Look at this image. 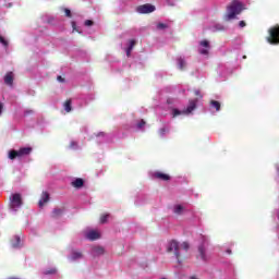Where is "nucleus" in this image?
Wrapping results in <instances>:
<instances>
[{
	"instance_id": "obj_28",
	"label": "nucleus",
	"mask_w": 279,
	"mask_h": 279,
	"mask_svg": "<svg viewBox=\"0 0 279 279\" xmlns=\"http://www.w3.org/2000/svg\"><path fill=\"white\" fill-rule=\"evenodd\" d=\"M71 25H72L73 32H80L77 31V24L75 22H72Z\"/></svg>"
},
{
	"instance_id": "obj_27",
	"label": "nucleus",
	"mask_w": 279,
	"mask_h": 279,
	"mask_svg": "<svg viewBox=\"0 0 279 279\" xmlns=\"http://www.w3.org/2000/svg\"><path fill=\"white\" fill-rule=\"evenodd\" d=\"M108 217H110L109 215H105L100 218V223H106V221H108Z\"/></svg>"
},
{
	"instance_id": "obj_11",
	"label": "nucleus",
	"mask_w": 279,
	"mask_h": 279,
	"mask_svg": "<svg viewBox=\"0 0 279 279\" xmlns=\"http://www.w3.org/2000/svg\"><path fill=\"white\" fill-rule=\"evenodd\" d=\"M49 199H50L49 193L48 192H43L41 197L38 202L39 208H43V207L47 206V204H49Z\"/></svg>"
},
{
	"instance_id": "obj_10",
	"label": "nucleus",
	"mask_w": 279,
	"mask_h": 279,
	"mask_svg": "<svg viewBox=\"0 0 279 279\" xmlns=\"http://www.w3.org/2000/svg\"><path fill=\"white\" fill-rule=\"evenodd\" d=\"M201 47H204L202 49L198 50V53H201V56H208V50L210 49V43L208 40H202L199 43Z\"/></svg>"
},
{
	"instance_id": "obj_26",
	"label": "nucleus",
	"mask_w": 279,
	"mask_h": 279,
	"mask_svg": "<svg viewBox=\"0 0 279 279\" xmlns=\"http://www.w3.org/2000/svg\"><path fill=\"white\" fill-rule=\"evenodd\" d=\"M64 12L68 19H71L73 16L70 9H64Z\"/></svg>"
},
{
	"instance_id": "obj_8",
	"label": "nucleus",
	"mask_w": 279,
	"mask_h": 279,
	"mask_svg": "<svg viewBox=\"0 0 279 279\" xmlns=\"http://www.w3.org/2000/svg\"><path fill=\"white\" fill-rule=\"evenodd\" d=\"M84 235L88 241H97V239H101V233L97 230H86L84 231Z\"/></svg>"
},
{
	"instance_id": "obj_6",
	"label": "nucleus",
	"mask_w": 279,
	"mask_h": 279,
	"mask_svg": "<svg viewBox=\"0 0 279 279\" xmlns=\"http://www.w3.org/2000/svg\"><path fill=\"white\" fill-rule=\"evenodd\" d=\"M197 108V100H190L189 106L185 110L180 111L179 109H173L172 116L180 117V114H191L193 110Z\"/></svg>"
},
{
	"instance_id": "obj_3",
	"label": "nucleus",
	"mask_w": 279,
	"mask_h": 279,
	"mask_svg": "<svg viewBox=\"0 0 279 279\" xmlns=\"http://www.w3.org/2000/svg\"><path fill=\"white\" fill-rule=\"evenodd\" d=\"M266 40L269 45H279V25L276 24L268 29Z\"/></svg>"
},
{
	"instance_id": "obj_18",
	"label": "nucleus",
	"mask_w": 279,
	"mask_h": 279,
	"mask_svg": "<svg viewBox=\"0 0 279 279\" xmlns=\"http://www.w3.org/2000/svg\"><path fill=\"white\" fill-rule=\"evenodd\" d=\"M178 64H179L180 71H184V68L186 66V61H184V59H182V58H179Z\"/></svg>"
},
{
	"instance_id": "obj_30",
	"label": "nucleus",
	"mask_w": 279,
	"mask_h": 279,
	"mask_svg": "<svg viewBox=\"0 0 279 279\" xmlns=\"http://www.w3.org/2000/svg\"><path fill=\"white\" fill-rule=\"evenodd\" d=\"M70 147H71V149H75V147H77V143L76 142H71Z\"/></svg>"
},
{
	"instance_id": "obj_37",
	"label": "nucleus",
	"mask_w": 279,
	"mask_h": 279,
	"mask_svg": "<svg viewBox=\"0 0 279 279\" xmlns=\"http://www.w3.org/2000/svg\"><path fill=\"white\" fill-rule=\"evenodd\" d=\"M97 136H106V133L100 132V133L97 134Z\"/></svg>"
},
{
	"instance_id": "obj_7",
	"label": "nucleus",
	"mask_w": 279,
	"mask_h": 279,
	"mask_svg": "<svg viewBox=\"0 0 279 279\" xmlns=\"http://www.w3.org/2000/svg\"><path fill=\"white\" fill-rule=\"evenodd\" d=\"M136 12H138V14H151V12H156V7L154 4L146 3L137 7Z\"/></svg>"
},
{
	"instance_id": "obj_24",
	"label": "nucleus",
	"mask_w": 279,
	"mask_h": 279,
	"mask_svg": "<svg viewBox=\"0 0 279 279\" xmlns=\"http://www.w3.org/2000/svg\"><path fill=\"white\" fill-rule=\"evenodd\" d=\"M167 27H169V26L165 23H158L157 24V29H167Z\"/></svg>"
},
{
	"instance_id": "obj_33",
	"label": "nucleus",
	"mask_w": 279,
	"mask_h": 279,
	"mask_svg": "<svg viewBox=\"0 0 279 279\" xmlns=\"http://www.w3.org/2000/svg\"><path fill=\"white\" fill-rule=\"evenodd\" d=\"M247 24L245 23V21H240V23H239V26L240 27H245Z\"/></svg>"
},
{
	"instance_id": "obj_4",
	"label": "nucleus",
	"mask_w": 279,
	"mask_h": 279,
	"mask_svg": "<svg viewBox=\"0 0 279 279\" xmlns=\"http://www.w3.org/2000/svg\"><path fill=\"white\" fill-rule=\"evenodd\" d=\"M32 154V147H23L19 150H10L9 151V159L10 160H16V158H25V156H29Z\"/></svg>"
},
{
	"instance_id": "obj_35",
	"label": "nucleus",
	"mask_w": 279,
	"mask_h": 279,
	"mask_svg": "<svg viewBox=\"0 0 279 279\" xmlns=\"http://www.w3.org/2000/svg\"><path fill=\"white\" fill-rule=\"evenodd\" d=\"M3 114V102H0V117Z\"/></svg>"
},
{
	"instance_id": "obj_21",
	"label": "nucleus",
	"mask_w": 279,
	"mask_h": 279,
	"mask_svg": "<svg viewBox=\"0 0 279 279\" xmlns=\"http://www.w3.org/2000/svg\"><path fill=\"white\" fill-rule=\"evenodd\" d=\"M16 243H12L13 247H21V238L19 235L15 236Z\"/></svg>"
},
{
	"instance_id": "obj_15",
	"label": "nucleus",
	"mask_w": 279,
	"mask_h": 279,
	"mask_svg": "<svg viewBox=\"0 0 279 279\" xmlns=\"http://www.w3.org/2000/svg\"><path fill=\"white\" fill-rule=\"evenodd\" d=\"M71 105H72L71 99L65 100V102L63 104V108H64L65 112H71V110H73Z\"/></svg>"
},
{
	"instance_id": "obj_5",
	"label": "nucleus",
	"mask_w": 279,
	"mask_h": 279,
	"mask_svg": "<svg viewBox=\"0 0 279 279\" xmlns=\"http://www.w3.org/2000/svg\"><path fill=\"white\" fill-rule=\"evenodd\" d=\"M9 199H10V207L13 210L16 209V208H22L23 207V195H21V193L11 194Z\"/></svg>"
},
{
	"instance_id": "obj_29",
	"label": "nucleus",
	"mask_w": 279,
	"mask_h": 279,
	"mask_svg": "<svg viewBox=\"0 0 279 279\" xmlns=\"http://www.w3.org/2000/svg\"><path fill=\"white\" fill-rule=\"evenodd\" d=\"M166 133H167V129L162 128V129L159 130V134L161 136H165Z\"/></svg>"
},
{
	"instance_id": "obj_38",
	"label": "nucleus",
	"mask_w": 279,
	"mask_h": 279,
	"mask_svg": "<svg viewBox=\"0 0 279 279\" xmlns=\"http://www.w3.org/2000/svg\"><path fill=\"white\" fill-rule=\"evenodd\" d=\"M245 58H247L246 56L243 57V59L245 60Z\"/></svg>"
},
{
	"instance_id": "obj_25",
	"label": "nucleus",
	"mask_w": 279,
	"mask_h": 279,
	"mask_svg": "<svg viewBox=\"0 0 279 279\" xmlns=\"http://www.w3.org/2000/svg\"><path fill=\"white\" fill-rule=\"evenodd\" d=\"M146 123H147V122H145V120H141V121L137 123L138 130L143 129Z\"/></svg>"
},
{
	"instance_id": "obj_9",
	"label": "nucleus",
	"mask_w": 279,
	"mask_h": 279,
	"mask_svg": "<svg viewBox=\"0 0 279 279\" xmlns=\"http://www.w3.org/2000/svg\"><path fill=\"white\" fill-rule=\"evenodd\" d=\"M153 178L155 180H160L161 182H169V180H171V175L160 171L154 172Z\"/></svg>"
},
{
	"instance_id": "obj_36",
	"label": "nucleus",
	"mask_w": 279,
	"mask_h": 279,
	"mask_svg": "<svg viewBox=\"0 0 279 279\" xmlns=\"http://www.w3.org/2000/svg\"><path fill=\"white\" fill-rule=\"evenodd\" d=\"M131 53H132V50H130V48H128V49H126V56H128V58H130Z\"/></svg>"
},
{
	"instance_id": "obj_34",
	"label": "nucleus",
	"mask_w": 279,
	"mask_h": 279,
	"mask_svg": "<svg viewBox=\"0 0 279 279\" xmlns=\"http://www.w3.org/2000/svg\"><path fill=\"white\" fill-rule=\"evenodd\" d=\"M57 80H58V82H61V84H63V82H64V77H62V76H57Z\"/></svg>"
},
{
	"instance_id": "obj_12",
	"label": "nucleus",
	"mask_w": 279,
	"mask_h": 279,
	"mask_svg": "<svg viewBox=\"0 0 279 279\" xmlns=\"http://www.w3.org/2000/svg\"><path fill=\"white\" fill-rule=\"evenodd\" d=\"M4 84H7V86H12V84H14V73L8 72L4 75Z\"/></svg>"
},
{
	"instance_id": "obj_22",
	"label": "nucleus",
	"mask_w": 279,
	"mask_h": 279,
	"mask_svg": "<svg viewBox=\"0 0 279 279\" xmlns=\"http://www.w3.org/2000/svg\"><path fill=\"white\" fill-rule=\"evenodd\" d=\"M135 46H136V40L131 39L130 40V45L128 47L129 51H132V49H134Z\"/></svg>"
},
{
	"instance_id": "obj_20",
	"label": "nucleus",
	"mask_w": 279,
	"mask_h": 279,
	"mask_svg": "<svg viewBox=\"0 0 279 279\" xmlns=\"http://www.w3.org/2000/svg\"><path fill=\"white\" fill-rule=\"evenodd\" d=\"M0 45H3L5 48H8L10 43L7 39H4L3 36L0 35Z\"/></svg>"
},
{
	"instance_id": "obj_23",
	"label": "nucleus",
	"mask_w": 279,
	"mask_h": 279,
	"mask_svg": "<svg viewBox=\"0 0 279 279\" xmlns=\"http://www.w3.org/2000/svg\"><path fill=\"white\" fill-rule=\"evenodd\" d=\"M84 25L85 27H93V25H95V22H93V20H86Z\"/></svg>"
},
{
	"instance_id": "obj_2",
	"label": "nucleus",
	"mask_w": 279,
	"mask_h": 279,
	"mask_svg": "<svg viewBox=\"0 0 279 279\" xmlns=\"http://www.w3.org/2000/svg\"><path fill=\"white\" fill-rule=\"evenodd\" d=\"M243 12V3L239 0H233L230 5L227 7L226 21H232L236 19L238 14Z\"/></svg>"
},
{
	"instance_id": "obj_13",
	"label": "nucleus",
	"mask_w": 279,
	"mask_h": 279,
	"mask_svg": "<svg viewBox=\"0 0 279 279\" xmlns=\"http://www.w3.org/2000/svg\"><path fill=\"white\" fill-rule=\"evenodd\" d=\"M71 186H73L74 189H82V186H84V179H75L74 181L71 182Z\"/></svg>"
},
{
	"instance_id": "obj_31",
	"label": "nucleus",
	"mask_w": 279,
	"mask_h": 279,
	"mask_svg": "<svg viewBox=\"0 0 279 279\" xmlns=\"http://www.w3.org/2000/svg\"><path fill=\"white\" fill-rule=\"evenodd\" d=\"M174 210H184V206H182V205H177V206L174 207Z\"/></svg>"
},
{
	"instance_id": "obj_14",
	"label": "nucleus",
	"mask_w": 279,
	"mask_h": 279,
	"mask_svg": "<svg viewBox=\"0 0 279 279\" xmlns=\"http://www.w3.org/2000/svg\"><path fill=\"white\" fill-rule=\"evenodd\" d=\"M210 108H215L216 112H219V110H221V102L217 100H210Z\"/></svg>"
},
{
	"instance_id": "obj_1",
	"label": "nucleus",
	"mask_w": 279,
	"mask_h": 279,
	"mask_svg": "<svg viewBox=\"0 0 279 279\" xmlns=\"http://www.w3.org/2000/svg\"><path fill=\"white\" fill-rule=\"evenodd\" d=\"M189 242H183L179 244L175 240H172L168 243L167 251L173 252L178 263H182V260L180 259V252H189Z\"/></svg>"
},
{
	"instance_id": "obj_19",
	"label": "nucleus",
	"mask_w": 279,
	"mask_h": 279,
	"mask_svg": "<svg viewBox=\"0 0 279 279\" xmlns=\"http://www.w3.org/2000/svg\"><path fill=\"white\" fill-rule=\"evenodd\" d=\"M198 252H199V256H201L202 260H207L206 251L204 250V246H199Z\"/></svg>"
},
{
	"instance_id": "obj_32",
	"label": "nucleus",
	"mask_w": 279,
	"mask_h": 279,
	"mask_svg": "<svg viewBox=\"0 0 279 279\" xmlns=\"http://www.w3.org/2000/svg\"><path fill=\"white\" fill-rule=\"evenodd\" d=\"M45 274H46V275L56 274V268H52V269H50V270H47Z\"/></svg>"
},
{
	"instance_id": "obj_17",
	"label": "nucleus",
	"mask_w": 279,
	"mask_h": 279,
	"mask_svg": "<svg viewBox=\"0 0 279 279\" xmlns=\"http://www.w3.org/2000/svg\"><path fill=\"white\" fill-rule=\"evenodd\" d=\"M80 258H82V253L73 252L71 257H70V260H80Z\"/></svg>"
},
{
	"instance_id": "obj_16",
	"label": "nucleus",
	"mask_w": 279,
	"mask_h": 279,
	"mask_svg": "<svg viewBox=\"0 0 279 279\" xmlns=\"http://www.w3.org/2000/svg\"><path fill=\"white\" fill-rule=\"evenodd\" d=\"M93 253L95 254V256H99V255L104 254V247H101V246H95V247L93 248Z\"/></svg>"
}]
</instances>
